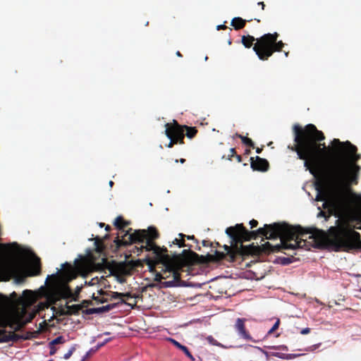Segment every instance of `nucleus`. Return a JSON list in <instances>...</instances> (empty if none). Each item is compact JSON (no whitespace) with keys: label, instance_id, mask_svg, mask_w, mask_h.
<instances>
[{"label":"nucleus","instance_id":"f257e3e1","mask_svg":"<svg viewBox=\"0 0 361 361\" xmlns=\"http://www.w3.org/2000/svg\"><path fill=\"white\" fill-rule=\"evenodd\" d=\"M293 130L297 145L291 149L296 152L300 159L305 160L306 170L317 176L321 164H327L322 178L324 194L318 195L317 200L324 201L323 207L338 218L336 226H331L326 233L318 229L303 231L300 226H292L283 222L265 224L256 232L249 233L242 224H236L227 228L226 233L233 240L242 238L249 240L255 238L256 233L267 239L279 238L280 245L277 246L284 250H310L312 247H321L324 243L333 245L336 250L361 248L360 235L350 224L351 207L346 197L349 185L356 182L360 170L359 166L355 164L360 159V154L356 153L357 147L348 141L342 142L334 139L331 144L337 151L336 159L330 160V152L325 144L316 143V141L323 140L324 136L313 124L307 125L305 130L295 124Z\"/></svg>","mask_w":361,"mask_h":361},{"label":"nucleus","instance_id":"f03ea898","mask_svg":"<svg viewBox=\"0 0 361 361\" xmlns=\"http://www.w3.org/2000/svg\"><path fill=\"white\" fill-rule=\"evenodd\" d=\"M30 266L35 267L32 275L39 271V259L30 250H24L23 257L6 262H0V279L9 281L13 277H18L27 272Z\"/></svg>","mask_w":361,"mask_h":361},{"label":"nucleus","instance_id":"7ed1b4c3","mask_svg":"<svg viewBox=\"0 0 361 361\" xmlns=\"http://www.w3.org/2000/svg\"><path fill=\"white\" fill-rule=\"evenodd\" d=\"M278 34H265L257 40L253 50L259 59L266 60L272 55L274 51H280L284 44L280 41L276 42Z\"/></svg>","mask_w":361,"mask_h":361},{"label":"nucleus","instance_id":"20e7f679","mask_svg":"<svg viewBox=\"0 0 361 361\" xmlns=\"http://www.w3.org/2000/svg\"><path fill=\"white\" fill-rule=\"evenodd\" d=\"M145 249L147 251H152L154 257H158V262H161L162 265L165 266L164 271H173L174 279H178L179 276L174 269L175 263L171 259L170 256L165 252L167 251L166 248H161L156 244L153 243V240L151 239H145Z\"/></svg>","mask_w":361,"mask_h":361},{"label":"nucleus","instance_id":"39448f33","mask_svg":"<svg viewBox=\"0 0 361 361\" xmlns=\"http://www.w3.org/2000/svg\"><path fill=\"white\" fill-rule=\"evenodd\" d=\"M175 126L169 128V124L166 123L165 134L166 137L170 139V142L168 145V147H171L174 143H177L178 141L182 142V140L183 139V129L182 127L179 126L176 121Z\"/></svg>","mask_w":361,"mask_h":361},{"label":"nucleus","instance_id":"423d86ee","mask_svg":"<svg viewBox=\"0 0 361 361\" xmlns=\"http://www.w3.org/2000/svg\"><path fill=\"white\" fill-rule=\"evenodd\" d=\"M158 237V233L156 229L153 227H149L148 231H135L133 234H130L129 235V240L131 243L135 241L142 242L145 239H151L153 240Z\"/></svg>","mask_w":361,"mask_h":361},{"label":"nucleus","instance_id":"0eeeda50","mask_svg":"<svg viewBox=\"0 0 361 361\" xmlns=\"http://www.w3.org/2000/svg\"><path fill=\"white\" fill-rule=\"evenodd\" d=\"M171 259L175 263V267H174L175 269H174L176 271H177L179 277L177 279H173L171 281H168L164 282L163 285L166 288L176 287V286H178V282L180 281V273H179L180 266H179V264H178V262L176 261V259L171 258ZM164 270H165V266L163 265V269L161 270L162 275H163V279L169 278L171 276H172L173 278H174L173 271H166L165 272Z\"/></svg>","mask_w":361,"mask_h":361},{"label":"nucleus","instance_id":"6e6552de","mask_svg":"<svg viewBox=\"0 0 361 361\" xmlns=\"http://www.w3.org/2000/svg\"><path fill=\"white\" fill-rule=\"evenodd\" d=\"M235 330L238 331V335L246 339L250 340L251 338L250 336L246 332L245 329V319L238 318L236 320L235 324Z\"/></svg>","mask_w":361,"mask_h":361},{"label":"nucleus","instance_id":"1a4fd4ad","mask_svg":"<svg viewBox=\"0 0 361 361\" xmlns=\"http://www.w3.org/2000/svg\"><path fill=\"white\" fill-rule=\"evenodd\" d=\"M251 167L254 170L266 171L268 169L269 163L266 159L257 157L256 160L251 163Z\"/></svg>","mask_w":361,"mask_h":361},{"label":"nucleus","instance_id":"9d476101","mask_svg":"<svg viewBox=\"0 0 361 361\" xmlns=\"http://www.w3.org/2000/svg\"><path fill=\"white\" fill-rule=\"evenodd\" d=\"M168 341H170L171 343H173L176 347L179 348L180 350V351H183V353L185 354V355L188 357H189L191 360H192V361L195 360L194 357L190 353V351L188 350V349L186 346L180 344L179 342H178L177 341H176L175 339L171 338H169Z\"/></svg>","mask_w":361,"mask_h":361},{"label":"nucleus","instance_id":"9b49d317","mask_svg":"<svg viewBox=\"0 0 361 361\" xmlns=\"http://www.w3.org/2000/svg\"><path fill=\"white\" fill-rule=\"evenodd\" d=\"M21 302L23 305H31L35 301V297L32 293V291L25 290L23 293V297L21 299Z\"/></svg>","mask_w":361,"mask_h":361},{"label":"nucleus","instance_id":"f8f14e48","mask_svg":"<svg viewBox=\"0 0 361 361\" xmlns=\"http://www.w3.org/2000/svg\"><path fill=\"white\" fill-rule=\"evenodd\" d=\"M110 271L111 274H123L126 273V267L124 264H116Z\"/></svg>","mask_w":361,"mask_h":361},{"label":"nucleus","instance_id":"ddd939ff","mask_svg":"<svg viewBox=\"0 0 361 361\" xmlns=\"http://www.w3.org/2000/svg\"><path fill=\"white\" fill-rule=\"evenodd\" d=\"M146 264L148 266L149 271L150 272H155V267L157 264H161V262H158V257H154V259L147 258L145 259Z\"/></svg>","mask_w":361,"mask_h":361},{"label":"nucleus","instance_id":"4468645a","mask_svg":"<svg viewBox=\"0 0 361 361\" xmlns=\"http://www.w3.org/2000/svg\"><path fill=\"white\" fill-rule=\"evenodd\" d=\"M111 340V338H106L103 342L98 343L94 348H92L91 349H90L86 353L84 357L85 359L87 358L91 354L95 353L97 350H99L101 347H102L104 345H105L106 343H108Z\"/></svg>","mask_w":361,"mask_h":361},{"label":"nucleus","instance_id":"2eb2a0df","mask_svg":"<svg viewBox=\"0 0 361 361\" xmlns=\"http://www.w3.org/2000/svg\"><path fill=\"white\" fill-rule=\"evenodd\" d=\"M352 200L356 209L361 214V194H353Z\"/></svg>","mask_w":361,"mask_h":361},{"label":"nucleus","instance_id":"dca6fc26","mask_svg":"<svg viewBox=\"0 0 361 361\" xmlns=\"http://www.w3.org/2000/svg\"><path fill=\"white\" fill-rule=\"evenodd\" d=\"M80 310V307L78 305H67L64 312L67 314H77Z\"/></svg>","mask_w":361,"mask_h":361},{"label":"nucleus","instance_id":"f3484780","mask_svg":"<svg viewBox=\"0 0 361 361\" xmlns=\"http://www.w3.org/2000/svg\"><path fill=\"white\" fill-rule=\"evenodd\" d=\"M245 23V21L239 17L234 18L231 21V25L236 30L242 28L244 26Z\"/></svg>","mask_w":361,"mask_h":361},{"label":"nucleus","instance_id":"a211bd4d","mask_svg":"<svg viewBox=\"0 0 361 361\" xmlns=\"http://www.w3.org/2000/svg\"><path fill=\"white\" fill-rule=\"evenodd\" d=\"M255 40V39L252 36H248V37L243 36L242 37V43L247 48H250L252 46V44Z\"/></svg>","mask_w":361,"mask_h":361},{"label":"nucleus","instance_id":"6ab92c4d","mask_svg":"<svg viewBox=\"0 0 361 361\" xmlns=\"http://www.w3.org/2000/svg\"><path fill=\"white\" fill-rule=\"evenodd\" d=\"M209 257H210V259L212 261H218L224 257V254L221 252L216 250L214 252V255H211L209 256Z\"/></svg>","mask_w":361,"mask_h":361},{"label":"nucleus","instance_id":"aec40b11","mask_svg":"<svg viewBox=\"0 0 361 361\" xmlns=\"http://www.w3.org/2000/svg\"><path fill=\"white\" fill-rule=\"evenodd\" d=\"M179 236L180 237V238H175L173 240L172 243L174 245H177L179 247H184L185 244H184L183 237L185 235L182 233H180Z\"/></svg>","mask_w":361,"mask_h":361},{"label":"nucleus","instance_id":"412c9836","mask_svg":"<svg viewBox=\"0 0 361 361\" xmlns=\"http://www.w3.org/2000/svg\"><path fill=\"white\" fill-rule=\"evenodd\" d=\"M237 136H238L241 139L242 142L245 145H246L247 146H250V147L253 146V142H252V141L250 138H248L247 137H245V136H243L241 135H237Z\"/></svg>","mask_w":361,"mask_h":361},{"label":"nucleus","instance_id":"4be33fe9","mask_svg":"<svg viewBox=\"0 0 361 361\" xmlns=\"http://www.w3.org/2000/svg\"><path fill=\"white\" fill-rule=\"evenodd\" d=\"M187 129L186 135L189 138H192L194 137V135L196 134L197 130L194 128H189L185 126Z\"/></svg>","mask_w":361,"mask_h":361},{"label":"nucleus","instance_id":"5701e85b","mask_svg":"<svg viewBox=\"0 0 361 361\" xmlns=\"http://www.w3.org/2000/svg\"><path fill=\"white\" fill-rule=\"evenodd\" d=\"M123 297H130L129 293H121L118 292L113 293L112 298L114 299H121Z\"/></svg>","mask_w":361,"mask_h":361},{"label":"nucleus","instance_id":"b1692460","mask_svg":"<svg viewBox=\"0 0 361 361\" xmlns=\"http://www.w3.org/2000/svg\"><path fill=\"white\" fill-rule=\"evenodd\" d=\"M207 341L212 345L221 346V345L218 343L212 336L207 337Z\"/></svg>","mask_w":361,"mask_h":361},{"label":"nucleus","instance_id":"393cba45","mask_svg":"<svg viewBox=\"0 0 361 361\" xmlns=\"http://www.w3.org/2000/svg\"><path fill=\"white\" fill-rule=\"evenodd\" d=\"M90 310H91V312H94V313H101V312H108V310H106V305L100 307L93 308Z\"/></svg>","mask_w":361,"mask_h":361},{"label":"nucleus","instance_id":"a878e982","mask_svg":"<svg viewBox=\"0 0 361 361\" xmlns=\"http://www.w3.org/2000/svg\"><path fill=\"white\" fill-rule=\"evenodd\" d=\"M75 350V346H72L69 350L68 351L64 354L63 355V358L65 360H68L73 354V353L74 352V350Z\"/></svg>","mask_w":361,"mask_h":361},{"label":"nucleus","instance_id":"bb28decb","mask_svg":"<svg viewBox=\"0 0 361 361\" xmlns=\"http://www.w3.org/2000/svg\"><path fill=\"white\" fill-rule=\"evenodd\" d=\"M64 341V339L62 336H59L57 338H56L55 339H54L51 343L50 344L51 345H54V344H58V343H61Z\"/></svg>","mask_w":361,"mask_h":361},{"label":"nucleus","instance_id":"cd10ccee","mask_svg":"<svg viewBox=\"0 0 361 361\" xmlns=\"http://www.w3.org/2000/svg\"><path fill=\"white\" fill-rule=\"evenodd\" d=\"M154 281L157 282H160L163 279V275L160 272H154Z\"/></svg>","mask_w":361,"mask_h":361},{"label":"nucleus","instance_id":"c85d7f7f","mask_svg":"<svg viewBox=\"0 0 361 361\" xmlns=\"http://www.w3.org/2000/svg\"><path fill=\"white\" fill-rule=\"evenodd\" d=\"M279 319H278L275 324H274V326L269 329V331H268L269 334H271L272 332H274L278 327H279Z\"/></svg>","mask_w":361,"mask_h":361},{"label":"nucleus","instance_id":"c756f323","mask_svg":"<svg viewBox=\"0 0 361 361\" xmlns=\"http://www.w3.org/2000/svg\"><path fill=\"white\" fill-rule=\"evenodd\" d=\"M94 245H95V249L97 252H101L102 250V247L100 246V244H99V238H97L96 240H95V242H94Z\"/></svg>","mask_w":361,"mask_h":361},{"label":"nucleus","instance_id":"7c9ffc66","mask_svg":"<svg viewBox=\"0 0 361 361\" xmlns=\"http://www.w3.org/2000/svg\"><path fill=\"white\" fill-rule=\"evenodd\" d=\"M6 298H4V296L0 293V306H3L4 303L6 302Z\"/></svg>","mask_w":361,"mask_h":361},{"label":"nucleus","instance_id":"2f4dec72","mask_svg":"<svg viewBox=\"0 0 361 361\" xmlns=\"http://www.w3.org/2000/svg\"><path fill=\"white\" fill-rule=\"evenodd\" d=\"M330 215L328 216V217H329ZM318 217H322V216H324L325 217V220H327V216H326V212H324V211H320L317 215Z\"/></svg>","mask_w":361,"mask_h":361},{"label":"nucleus","instance_id":"473e14b6","mask_svg":"<svg viewBox=\"0 0 361 361\" xmlns=\"http://www.w3.org/2000/svg\"><path fill=\"white\" fill-rule=\"evenodd\" d=\"M116 306V303L109 304L106 305V310L109 311L110 310L114 308Z\"/></svg>","mask_w":361,"mask_h":361},{"label":"nucleus","instance_id":"72a5a7b5","mask_svg":"<svg viewBox=\"0 0 361 361\" xmlns=\"http://www.w3.org/2000/svg\"><path fill=\"white\" fill-rule=\"evenodd\" d=\"M116 306V303L109 304L106 305V310L109 311L110 310L114 308Z\"/></svg>","mask_w":361,"mask_h":361},{"label":"nucleus","instance_id":"f704fd0d","mask_svg":"<svg viewBox=\"0 0 361 361\" xmlns=\"http://www.w3.org/2000/svg\"><path fill=\"white\" fill-rule=\"evenodd\" d=\"M258 222L257 221L255 220V219H252L250 221V225L251 226V228H254L255 226H257Z\"/></svg>","mask_w":361,"mask_h":361},{"label":"nucleus","instance_id":"c9c22d12","mask_svg":"<svg viewBox=\"0 0 361 361\" xmlns=\"http://www.w3.org/2000/svg\"><path fill=\"white\" fill-rule=\"evenodd\" d=\"M122 222V218L121 216H118L116 219L114 224L117 226H119L120 223Z\"/></svg>","mask_w":361,"mask_h":361},{"label":"nucleus","instance_id":"e433bc0d","mask_svg":"<svg viewBox=\"0 0 361 361\" xmlns=\"http://www.w3.org/2000/svg\"><path fill=\"white\" fill-rule=\"evenodd\" d=\"M310 329L309 328H305V329H303L301 331V332H300V333H301L302 334H307L310 333Z\"/></svg>","mask_w":361,"mask_h":361},{"label":"nucleus","instance_id":"4c0bfd02","mask_svg":"<svg viewBox=\"0 0 361 361\" xmlns=\"http://www.w3.org/2000/svg\"><path fill=\"white\" fill-rule=\"evenodd\" d=\"M224 28H226V26L224 25H217L216 27V29L219 30L220 29H224Z\"/></svg>","mask_w":361,"mask_h":361},{"label":"nucleus","instance_id":"58836bf2","mask_svg":"<svg viewBox=\"0 0 361 361\" xmlns=\"http://www.w3.org/2000/svg\"><path fill=\"white\" fill-rule=\"evenodd\" d=\"M290 259L289 258H284L283 259V264H288L290 262Z\"/></svg>","mask_w":361,"mask_h":361},{"label":"nucleus","instance_id":"ea45409f","mask_svg":"<svg viewBox=\"0 0 361 361\" xmlns=\"http://www.w3.org/2000/svg\"><path fill=\"white\" fill-rule=\"evenodd\" d=\"M258 5L262 6V9H264V2H262V1H261V2H259V3H258Z\"/></svg>","mask_w":361,"mask_h":361},{"label":"nucleus","instance_id":"a19ab883","mask_svg":"<svg viewBox=\"0 0 361 361\" xmlns=\"http://www.w3.org/2000/svg\"><path fill=\"white\" fill-rule=\"evenodd\" d=\"M185 159H180V162L181 164L185 163Z\"/></svg>","mask_w":361,"mask_h":361},{"label":"nucleus","instance_id":"79ce46f5","mask_svg":"<svg viewBox=\"0 0 361 361\" xmlns=\"http://www.w3.org/2000/svg\"><path fill=\"white\" fill-rule=\"evenodd\" d=\"M109 185H110L111 187H112V185H113L114 183H113V181L110 180V181H109Z\"/></svg>","mask_w":361,"mask_h":361},{"label":"nucleus","instance_id":"37998d69","mask_svg":"<svg viewBox=\"0 0 361 361\" xmlns=\"http://www.w3.org/2000/svg\"><path fill=\"white\" fill-rule=\"evenodd\" d=\"M176 55H177L178 56H181V54H180V51H178L176 52Z\"/></svg>","mask_w":361,"mask_h":361},{"label":"nucleus","instance_id":"c03bdc74","mask_svg":"<svg viewBox=\"0 0 361 361\" xmlns=\"http://www.w3.org/2000/svg\"><path fill=\"white\" fill-rule=\"evenodd\" d=\"M260 152H261V149L257 148L256 150V152L259 154V153H260Z\"/></svg>","mask_w":361,"mask_h":361},{"label":"nucleus","instance_id":"a18cd8bd","mask_svg":"<svg viewBox=\"0 0 361 361\" xmlns=\"http://www.w3.org/2000/svg\"><path fill=\"white\" fill-rule=\"evenodd\" d=\"M104 335H109V332H104Z\"/></svg>","mask_w":361,"mask_h":361},{"label":"nucleus","instance_id":"49530a36","mask_svg":"<svg viewBox=\"0 0 361 361\" xmlns=\"http://www.w3.org/2000/svg\"><path fill=\"white\" fill-rule=\"evenodd\" d=\"M234 152V149L233 148H231V152Z\"/></svg>","mask_w":361,"mask_h":361},{"label":"nucleus","instance_id":"de8ad7c7","mask_svg":"<svg viewBox=\"0 0 361 361\" xmlns=\"http://www.w3.org/2000/svg\"><path fill=\"white\" fill-rule=\"evenodd\" d=\"M357 228L361 230V225L360 226H357Z\"/></svg>","mask_w":361,"mask_h":361},{"label":"nucleus","instance_id":"09e8293b","mask_svg":"<svg viewBox=\"0 0 361 361\" xmlns=\"http://www.w3.org/2000/svg\"><path fill=\"white\" fill-rule=\"evenodd\" d=\"M288 52H285V56H288Z\"/></svg>","mask_w":361,"mask_h":361},{"label":"nucleus","instance_id":"8fccbe9b","mask_svg":"<svg viewBox=\"0 0 361 361\" xmlns=\"http://www.w3.org/2000/svg\"><path fill=\"white\" fill-rule=\"evenodd\" d=\"M109 228V226H107L106 227V230H108Z\"/></svg>","mask_w":361,"mask_h":361},{"label":"nucleus","instance_id":"3c124183","mask_svg":"<svg viewBox=\"0 0 361 361\" xmlns=\"http://www.w3.org/2000/svg\"><path fill=\"white\" fill-rule=\"evenodd\" d=\"M207 59H208L207 56H205L204 60L207 61Z\"/></svg>","mask_w":361,"mask_h":361},{"label":"nucleus","instance_id":"603ef678","mask_svg":"<svg viewBox=\"0 0 361 361\" xmlns=\"http://www.w3.org/2000/svg\"><path fill=\"white\" fill-rule=\"evenodd\" d=\"M192 238V237H191V236H188V239H190V238Z\"/></svg>","mask_w":361,"mask_h":361},{"label":"nucleus","instance_id":"864d4df0","mask_svg":"<svg viewBox=\"0 0 361 361\" xmlns=\"http://www.w3.org/2000/svg\"><path fill=\"white\" fill-rule=\"evenodd\" d=\"M85 358L83 357L81 361H85Z\"/></svg>","mask_w":361,"mask_h":361}]
</instances>
